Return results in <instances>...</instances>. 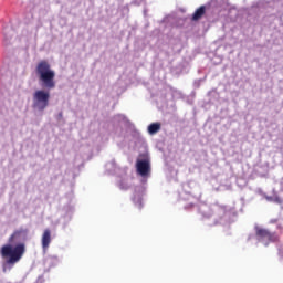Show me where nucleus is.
<instances>
[{
    "mask_svg": "<svg viewBox=\"0 0 283 283\" xmlns=\"http://www.w3.org/2000/svg\"><path fill=\"white\" fill-rule=\"evenodd\" d=\"M21 239V231L15 230L9 238L8 244H4L0 249V255L6 260L7 264L14 266L17 262H21V258L25 255V243H18ZM12 244H17L13 247Z\"/></svg>",
    "mask_w": 283,
    "mask_h": 283,
    "instance_id": "1",
    "label": "nucleus"
},
{
    "mask_svg": "<svg viewBox=\"0 0 283 283\" xmlns=\"http://www.w3.org/2000/svg\"><path fill=\"white\" fill-rule=\"evenodd\" d=\"M35 74L42 86L46 90H54L56 87V81H54L56 73L46 60H42L36 64Z\"/></svg>",
    "mask_w": 283,
    "mask_h": 283,
    "instance_id": "2",
    "label": "nucleus"
},
{
    "mask_svg": "<svg viewBox=\"0 0 283 283\" xmlns=\"http://www.w3.org/2000/svg\"><path fill=\"white\" fill-rule=\"evenodd\" d=\"M50 106V91L38 90L33 93V109L45 112Z\"/></svg>",
    "mask_w": 283,
    "mask_h": 283,
    "instance_id": "3",
    "label": "nucleus"
},
{
    "mask_svg": "<svg viewBox=\"0 0 283 283\" xmlns=\"http://www.w3.org/2000/svg\"><path fill=\"white\" fill-rule=\"evenodd\" d=\"M255 235L259 242H262L264 247H269L271 243L280 242V234L277 232H271L265 228H255Z\"/></svg>",
    "mask_w": 283,
    "mask_h": 283,
    "instance_id": "4",
    "label": "nucleus"
},
{
    "mask_svg": "<svg viewBox=\"0 0 283 283\" xmlns=\"http://www.w3.org/2000/svg\"><path fill=\"white\" fill-rule=\"evenodd\" d=\"M136 168L137 172L139 176H143V178H145V176H149V172L151 171V166H149V160L147 159L137 160Z\"/></svg>",
    "mask_w": 283,
    "mask_h": 283,
    "instance_id": "5",
    "label": "nucleus"
},
{
    "mask_svg": "<svg viewBox=\"0 0 283 283\" xmlns=\"http://www.w3.org/2000/svg\"><path fill=\"white\" fill-rule=\"evenodd\" d=\"M51 242H52V231H50V229H45L42 234V249L46 251V249L50 248Z\"/></svg>",
    "mask_w": 283,
    "mask_h": 283,
    "instance_id": "6",
    "label": "nucleus"
},
{
    "mask_svg": "<svg viewBox=\"0 0 283 283\" xmlns=\"http://www.w3.org/2000/svg\"><path fill=\"white\" fill-rule=\"evenodd\" d=\"M206 12H207V7L205 6L199 7L192 14V21H200V19L205 17Z\"/></svg>",
    "mask_w": 283,
    "mask_h": 283,
    "instance_id": "7",
    "label": "nucleus"
},
{
    "mask_svg": "<svg viewBox=\"0 0 283 283\" xmlns=\"http://www.w3.org/2000/svg\"><path fill=\"white\" fill-rule=\"evenodd\" d=\"M160 123H153L148 126V134H150V136H154V134H158V132L160 130Z\"/></svg>",
    "mask_w": 283,
    "mask_h": 283,
    "instance_id": "8",
    "label": "nucleus"
},
{
    "mask_svg": "<svg viewBox=\"0 0 283 283\" xmlns=\"http://www.w3.org/2000/svg\"><path fill=\"white\" fill-rule=\"evenodd\" d=\"M279 255H280L281 258H283V250H282V249L279 250Z\"/></svg>",
    "mask_w": 283,
    "mask_h": 283,
    "instance_id": "9",
    "label": "nucleus"
},
{
    "mask_svg": "<svg viewBox=\"0 0 283 283\" xmlns=\"http://www.w3.org/2000/svg\"><path fill=\"white\" fill-rule=\"evenodd\" d=\"M270 222L271 224H275V222H277V219H272Z\"/></svg>",
    "mask_w": 283,
    "mask_h": 283,
    "instance_id": "10",
    "label": "nucleus"
}]
</instances>
